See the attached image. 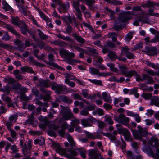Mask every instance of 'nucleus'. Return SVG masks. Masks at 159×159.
<instances>
[{
    "label": "nucleus",
    "instance_id": "nucleus-43",
    "mask_svg": "<svg viewBox=\"0 0 159 159\" xmlns=\"http://www.w3.org/2000/svg\"><path fill=\"white\" fill-rule=\"evenodd\" d=\"M107 65L110 68V70H111L115 72H117V69L114 67V65L113 64L111 63H108L107 64Z\"/></svg>",
    "mask_w": 159,
    "mask_h": 159
},
{
    "label": "nucleus",
    "instance_id": "nucleus-28",
    "mask_svg": "<svg viewBox=\"0 0 159 159\" xmlns=\"http://www.w3.org/2000/svg\"><path fill=\"white\" fill-rule=\"evenodd\" d=\"M28 120L29 121L30 123L32 124L34 123L35 124H37V122L35 120L34 117V114L32 113L31 115L28 117Z\"/></svg>",
    "mask_w": 159,
    "mask_h": 159
},
{
    "label": "nucleus",
    "instance_id": "nucleus-6",
    "mask_svg": "<svg viewBox=\"0 0 159 159\" xmlns=\"http://www.w3.org/2000/svg\"><path fill=\"white\" fill-rule=\"evenodd\" d=\"M119 67L120 71L121 72L122 75L126 77H131L132 76V75L135 73L134 72H132V70L127 71L128 68L124 65L119 66Z\"/></svg>",
    "mask_w": 159,
    "mask_h": 159
},
{
    "label": "nucleus",
    "instance_id": "nucleus-39",
    "mask_svg": "<svg viewBox=\"0 0 159 159\" xmlns=\"http://www.w3.org/2000/svg\"><path fill=\"white\" fill-rule=\"evenodd\" d=\"M123 101V99L121 97H119L118 98H115L114 99V105L116 107H118V103L120 102H122Z\"/></svg>",
    "mask_w": 159,
    "mask_h": 159
},
{
    "label": "nucleus",
    "instance_id": "nucleus-42",
    "mask_svg": "<svg viewBox=\"0 0 159 159\" xmlns=\"http://www.w3.org/2000/svg\"><path fill=\"white\" fill-rule=\"evenodd\" d=\"M57 37L60 38H61L66 41H68L70 42H72V39L68 37H65L61 34L58 35Z\"/></svg>",
    "mask_w": 159,
    "mask_h": 159
},
{
    "label": "nucleus",
    "instance_id": "nucleus-23",
    "mask_svg": "<svg viewBox=\"0 0 159 159\" xmlns=\"http://www.w3.org/2000/svg\"><path fill=\"white\" fill-rule=\"evenodd\" d=\"M92 52L95 54V58L98 60V62L100 63L103 61V59L101 57L97 55L98 52L97 51L93 49L92 50Z\"/></svg>",
    "mask_w": 159,
    "mask_h": 159
},
{
    "label": "nucleus",
    "instance_id": "nucleus-26",
    "mask_svg": "<svg viewBox=\"0 0 159 159\" xmlns=\"http://www.w3.org/2000/svg\"><path fill=\"white\" fill-rule=\"evenodd\" d=\"M108 37L109 38H112V40L113 41L115 42L117 40V35L115 33L112 32L109 33Z\"/></svg>",
    "mask_w": 159,
    "mask_h": 159
},
{
    "label": "nucleus",
    "instance_id": "nucleus-40",
    "mask_svg": "<svg viewBox=\"0 0 159 159\" xmlns=\"http://www.w3.org/2000/svg\"><path fill=\"white\" fill-rule=\"evenodd\" d=\"M67 137L68 141L70 143L71 145L73 146L75 144V143L74 142L72 138L69 134H67Z\"/></svg>",
    "mask_w": 159,
    "mask_h": 159
},
{
    "label": "nucleus",
    "instance_id": "nucleus-22",
    "mask_svg": "<svg viewBox=\"0 0 159 159\" xmlns=\"http://www.w3.org/2000/svg\"><path fill=\"white\" fill-rule=\"evenodd\" d=\"M65 80H70L75 81L77 78L74 75L68 73L65 74Z\"/></svg>",
    "mask_w": 159,
    "mask_h": 159
},
{
    "label": "nucleus",
    "instance_id": "nucleus-52",
    "mask_svg": "<svg viewBox=\"0 0 159 159\" xmlns=\"http://www.w3.org/2000/svg\"><path fill=\"white\" fill-rule=\"evenodd\" d=\"M75 14L77 16V18L80 20L82 21V14L80 10L76 11Z\"/></svg>",
    "mask_w": 159,
    "mask_h": 159
},
{
    "label": "nucleus",
    "instance_id": "nucleus-61",
    "mask_svg": "<svg viewBox=\"0 0 159 159\" xmlns=\"http://www.w3.org/2000/svg\"><path fill=\"white\" fill-rule=\"evenodd\" d=\"M80 113L81 115L84 116H87L89 114L88 111L85 110H81L80 111Z\"/></svg>",
    "mask_w": 159,
    "mask_h": 159
},
{
    "label": "nucleus",
    "instance_id": "nucleus-46",
    "mask_svg": "<svg viewBox=\"0 0 159 159\" xmlns=\"http://www.w3.org/2000/svg\"><path fill=\"white\" fill-rule=\"evenodd\" d=\"M132 72H134L135 73L133 74V75H132V76H135L136 78V80L137 81H142V78L141 77L140 75L138 74L135 71L132 70Z\"/></svg>",
    "mask_w": 159,
    "mask_h": 159
},
{
    "label": "nucleus",
    "instance_id": "nucleus-11",
    "mask_svg": "<svg viewBox=\"0 0 159 159\" xmlns=\"http://www.w3.org/2000/svg\"><path fill=\"white\" fill-rule=\"evenodd\" d=\"M68 127V125L67 122H65L61 125V129L58 131L59 135L62 137H64L65 135V130Z\"/></svg>",
    "mask_w": 159,
    "mask_h": 159
},
{
    "label": "nucleus",
    "instance_id": "nucleus-33",
    "mask_svg": "<svg viewBox=\"0 0 159 159\" xmlns=\"http://www.w3.org/2000/svg\"><path fill=\"white\" fill-rule=\"evenodd\" d=\"M39 12L40 17L42 19L45 20L47 22H50V20L42 12L39 11Z\"/></svg>",
    "mask_w": 159,
    "mask_h": 159
},
{
    "label": "nucleus",
    "instance_id": "nucleus-53",
    "mask_svg": "<svg viewBox=\"0 0 159 159\" xmlns=\"http://www.w3.org/2000/svg\"><path fill=\"white\" fill-rule=\"evenodd\" d=\"M62 100L65 102L70 104L72 103V100L71 99H69L66 97H63L62 98Z\"/></svg>",
    "mask_w": 159,
    "mask_h": 159
},
{
    "label": "nucleus",
    "instance_id": "nucleus-14",
    "mask_svg": "<svg viewBox=\"0 0 159 159\" xmlns=\"http://www.w3.org/2000/svg\"><path fill=\"white\" fill-rule=\"evenodd\" d=\"M15 43L18 45L19 50L20 51H23L26 48V46L25 45L24 43H22L20 40H17L15 42Z\"/></svg>",
    "mask_w": 159,
    "mask_h": 159
},
{
    "label": "nucleus",
    "instance_id": "nucleus-10",
    "mask_svg": "<svg viewBox=\"0 0 159 159\" xmlns=\"http://www.w3.org/2000/svg\"><path fill=\"white\" fill-rule=\"evenodd\" d=\"M102 96L104 100L109 103H111L112 102V100L111 98L110 94L106 92L102 93Z\"/></svg>",
    "mask_w": 159,
    "mask_h": 159
},
{
    "label": "nucleus",
    "instance_id": "nucleus-35",
    "mask_svg": "<svg viewBox=\"0 0 159 159\" xmlns=\"http://www.w3.org/2000/svg\"><path fill=\"white\" fill-rule=\"evenodd\" d=\"M73 35L74 38L78 41L82 43H83L84 42V39L80 37L78 35H77V34H73Z\"/></svg>",
    "mask_w": 159,
    "mask_h": 159
},
{
    "label": "nucleus",
    "instance_id": "nucleus-5",
    "mask_svg": "<svg viewBox=\"0 0 159 159\" xmlns=\"http://www.w3.org/2000/svg\"><path fill=\"white\" fill-rule=\"evenodd\" d=\"M89 71L91 74L96 75L99 77H106L111 75L110 73L109 72L100 73L98 70L93 67H91L89 68Z\"/></svg>",
    "mask_w": 159,
    "mask_h": 159
},
{
    "label": "nucleus",
    "instance_id": "nucleus-49",
    "mask_svg": "<svg viewBox=\"0 0 159 159\" xmlns=\"http://www.w3.org/2000/svg\"><path fill=\"white\" fill-rule=\"evenodd\" d=\"M17 116L16 115H12L9 117V120L11 122H15L17 120Z\"/></svg>",
    "mask_w": 159,
    "mask_h": 159
},
{
    "label": "nucleus",
    "instance_id": "nucleus-41",
    "mask_svg": "<svg viewBox=\"0 0 159 159\" xmlns=\"http://www.w3.org/2000/svg\"><path fill=\"white\" fill-rule=\"evenodd\" d=\"M29 61L30 64H34L38 66L39 63L35 61L32 57H30L29 58Z\"/></svg>",
    "mask_w": 159,
    "mask_h": 159
},
{
    "label": "nucleus",
    "instance_id": "nucleus-56",
    "mask_svg": "<svg viewBox=\"0 0 159 159\" xmlns=\"http://www.w3.org/2000/svg\"><path fill=\"white\" fill-rule=\"evenodd\" d=\"M78 150L80 151V154L82 157L84 158H85L86 157V151L84 150H80L79 149H78Z\"/></svg>",
    "mask_w": 159,
    "mask_h": 159
},
{
    "label": "nucleus",
    "instance_id": "nucleus-7",
    "mask_svg": "<svg viewBox=\"0 0 159 159\" xmlns=\"http://www.w3.org/2000/svg\"><path fill=\"white\" fill-rule=\"evenodd\" d=\"M97 150L90 149L89 150V159H98L100 156L97 152Z\"/></svg>",
    "mask_w": 159,
    "mask_h": 159
},
{
    "label": "nucleus",
    "instance_id": "nucleus-8",
    "mask_svg": "<svg viewBox=\"0 0 159 159\" xmlns=\"http://www.w3.org/2000/svg\"><path fill=\"white\" fill-rule=\"evenodd\" d=\"M61 5V7L59 9L60 13H66L70 7L69 4L68 2H67L66 4H62Z\"/></svg>",
    "mask_w": 159,
    "mask_h": 159
},
{
    "label": "nucleus",
    "instance_id": "nucleus-62",
    "mask_svg": "<svg viewBox=\"0 0 159 159\" xmlns=\"http://www.w3.org/2000/svg\"><path fill=\"white\" fill-rule=\"evenodd\" d=\"M95 107L96 106L95 105L90 104L89 105L88 107L86 108V109L88 111H90L94 110L95 108Z\"/></svg>",
    "mask_w": 159,
    "mask_h": 159
},
{
    "label": "nucleus",
    "instance_id": "nucleus-54",
    "mask_svg": "<svg viewBox=\"0 0 159 159\" xmlns=\"http://www.w3.org/2000/svg\"><path fill=\"white\" fill-rule=\"evenodd\" d=\"M132 35L133 34L132 33L128 34L125 38V41L127 42L129 41L132 38Z\"/></svg>",
    "mask_w": 159,
    "mask_h": 159
},
{
    "label": "nucleus",
    "instance_id": "nucleus-2",
    "mask_svg": "<svg viewBox=\"0 0 159 159\" xmlns=\"http://www.w3.org/2000/svg\"><path fill=\"white\" fill-rule=\"evenodd\" d=\"M118 133L119 134H122L124 136L125 139L127 141H132L133 138L131 135V134L129 131L127 129L120 127L117 129Z\"/></svg>",
    "mask_w": 159,
    "mask_h": 159
},
{
    "label": "nucleus",
    "instance_id": "nucleus-31",
    "mask_svg": "<svg viewBox=\"0 0 159 159\" xmlns=\"http://www.w3.org/2000/svg\"><path fill=\"white\" fill-rule=\"evenodd\" d=\"M2 8L6 11H9L11 9V7L6 2H2Z\"/></svg>",
    "mask_w": 159,
    "mask_h": 159
},
{
    "label": "nucleus",
    "instance_id": "nucleus-34",
    "mask_svg": "<svg viewBox=\"0 0 159 159\" xmlns=\"http://www.w3.org/2000/svg\"><path fill=\"white\" fill-rule=\"evenodd\" d=\"M4 82L9 84H12L15 82V80L13 78L8 77L5 79Z\"/></svg>",
    "mask_w": 159,
    "mask_h": 159
},
{
    "label": "nucleus",
    "instance_id": "nucleus-55",
    "mask_svg": "<svg viewBox=\"0 0 159 159\" xmlns=\"http://www.w3.org/2000/svg\"><path fill=\"white\" fill-rule=\"evenodd\" d=\"M0 47H2L3 48H4L6 49H8V48H12V47L10 46L9 45L7 44H5L4 43H2L0 41Z\"/></svg>",
    "mask_w": 159,
    "mask_h": 159
},
{
    "label": "nucleus",
    "instance_id": "nucleus-20",
    "mask_svg": "<svg viewBox=\"0 0 159 159\" xmlns=\"http://www.w3.org/2000/svg\"><path fill=\"white\" fill-rule=\"evenodd\" d=\"M21 70L23 72H28L31 73L34 72L32 68L28 66H23L21 68Z\"/></svg>",
    "mask_w": 159,
    "mask_h": 159
},
{
    "label": "nucleus",
    "instance_id": "nucleus-58",
    "mask_svg": "<svg viewBox=\"0 0 159 159\" xmlns=\"http://www.w3.org/2000/svg\"><path fill=\"white\" fill-rule=\"evenodd\" d=\"M143 19L142 17H137L136 18L135 21L134 22L133 24L134 25L137 26L139 25V22L141 21Z\"/></svg>",
    "mask_w": 159,
    "mask_h": 159
},
{
    "label": "nucleus",
    "instance_id": "nucleus-1",
    "mask_svg": "<svg viewBox=\"0 0 159 159\" xmlns=\"http://www.w3.org/2000/svg\"><path fill=\"white\" fill-rule=\"evenodd\" d=\"M138 130L133 131L134 138L136 139L142 140L143 137H146L148 135L147 130L143 128L140 126L137 127Z\"/></svg>",
    "mask_w": 159,
    "mask_h": 159
},
{
    "label": "nucleus",
    "instance_id": "nucleus-60",
    "mask_svg": "<svg viewBox=\"0 0 159 159\" xmlns=\"http://www.w3.org/2000/svg\"><path fill=\"white\" fill-rule=\"evenodd\" d=\"M21 32L23 34L26 35L27 34L28 29L25 24H24V27L21 28Z\"/></svg>",
    "mask_w": 159,
    "mask_h": 159
},
{
    "label": "nucleus",
    "instance_id": "nucleus-45",
    "mask_svg": "<svg viewBox=\"0 0 159 159\" xmlns=\"http://www.w3.org/2000/svg\"><path fill=\"white\" fill-rule=\"evenodd\" d=\"M39 52V51L37 49H35L34 51V55L38 59H42L44 56V54H42L41 56H38L37 54Z\"/></svg>",
    "mask_w": 159,
    "mask_h": 159
},
{
    "label": "nucleus",
    "instance_id": "nucleus-57",
    "mask_svg": "<svg viewBox=\"0 0 159 159\" xmlns=\"http://www.w3.org/2000/svg\"><path fill=\"white\" fill-rule=\"evenodd\" d=\"M146 124L148 126L152 124L155 122V121L153 120H150L149 119H147L145 120Z\"/></svg>",
    "mask_w": 159,
    "mask_h": 159
},
{
    "label": "nucleus",
    "instance_id": "nucleus-25",
    "mask_svg": "<svg viewBox=\"0 0 159 159\" xmlns=\"http://www.w3.org/2000/svg\"><path fill=\"white\" fill-rule=\"evenodd\" d=\"M121 55H126L129 52V49L127 46L122 47H121Z\"/></svg>",
    "mask_w": 159,
    "mask_h": 159
},
{
    "label": "nucleus",
    "instance_id": "nucleus-24",
    "mask_svg": "<svg viewBox=\"0 0 159 159\" xmlns=\"http://www.w3.org/2000/svg\"><path fill=\"white\" fill-rule=\"evenodd\" d=\"M88 80L93 84L96 85L101 86L103 85V84L102 83V82L100 80L96 79L91 80L90 79H89Z\"/></svg>",
    "mask_w": 159,
    "mask_h": 159
},
{
    "label": "nucleus",
    "instance_id": "nucleus-63",
    "mask_svg": "<svg viewBox=\"0 0 159 159\" xmlns=\"http://www.w3.org/2000/svg\"><path fill=\"white\" fill-rule=\"evenodd\" d=\"M154 111L152 109H148L147 111V112L146 113V115L148 116H151L153 114Z\"/></svg>",
    "mask_w": 159,
    "mask_h": 159
},
{
    "label": "nucleus",
    "instance_id": "nucleus-12",
    "mask_svg": "<svg viewBox=\"0 0 159 159\" xmlns=\"http://www.w3.org/2000/svg\"><path fill=\"white\" fill-rule=\"evenodd\" d=\"M15 1L16 3H17V5L20 12L25 16H26L27 15V13L28 12V11L25 8V7L24 6L21 5H20L19 2H20V0H15Z\"/></svg>",
    "mask_w": 159,
    "mask_h": 159
},
{
    "label": "nucleus",
    "instance_id": "nucleus-18",
    "mask_svg": "<svg viewBox=\"0 0 159 159\" xmlns=\"http://www.w3.org/2000/svg\"><path fill=\"white\" fill-rule=\"evenodd\" d=\"M68 64H71L74 66L75 65L76 63H79L81 62V61L78 59H70L68 61H65Z\"/></svg>",
    "mask_w": 159,
    "mask_h": 159
},
{
    "label": "nucleus",
    "instance_id": "nucleus-9",
    "mask_svg": "<svg viewBox=\"0 0 159 159\" xmlns=\"http://www.w3.org/2000/svg\"><path fill=\"white\" fill-rule=\"evenodd\" d=\"M53 145L56 148V151L59 154L61 155H66V150L61 147L58 143H55L53 144Z\"/></svg>",
    "mask_w": 159,
    "mask_h": 159
},
{
    "label": "nucleus",
    "instance_id": "nucleus-47",
    "mask_svg": "<svg viewBox=\"0 0 159 159\" xmlns=\"http://www.w3.org/2000/svg\"><path fill=\"white\" fill-rule=\"evenodd\" d=\"M39 120L41 122H43L45 124H46L48 122L47 117H44L42 116H40L39 117Z\"/></svg>",
    "mask_w": 159,
    "mask_h": 159
},
{
    "label": "nucleus",
    "instance_id": "nucleus-29",
    "mask_svg": "<svg viewBox=\"0 0 159 159\" xmlns=\"http://www.w3.org/2000/svg\"><path fill=\"white\" fill-rule=\"evenodd\" d=\"M108 55L111 60H114L117 58L115 53L113 51L110 52Z\"/></svg>",
    "mask_w": 159,
    "mask_h": 159
},
{
    "label": "nucleus",
    "instance_id": "nucleus-13",
    "mask_svg": "<svg viewBox=\"0 0 159 159\" xmlns=\"http://www.w3.org/2000/svg\"><path fill=\"white\" fill-rule=\"evenodd\" d=\"M154 143V147L157 148L159 146L158 139L155 137L152 138L148 142L149 144L151 146H153V143Z\"/></svg>",
    "mask_w": 159,
    "mask_h": 159
},
{
    "label": "nucleus",
    "instance_id": "nucleus-48",
    "mask_svg": "<svg viewBox=\"0 0 159 159\" xmlns=\"http://www.w3.org/2000/svg\"><path fill=\"white\" fill-rule=\"evenodd\" d=\"M148 11L149 13L147 14V15L157 17L159 16V14L158 13H154L153 9H149L148 10Z\"/></svg>",
    "mask_w": 159,
    "mask_h": 159
},
{
    "label": "nucleus",
    "instance_id": "nucleus-19",
    "mask_svg": "<svg viewBox=\"0 0 159 159\" xmlns=\"http://www.w3.org/2000/svg\"><path fill=\"white\" fill-rule=\"evenodd\" d=\"M5 27L15 35H19L18 33L13 29L11 26L9 25L6 24L5 25Z\"/></svg>",
    "mask_w": 159,
    "mask_h": 159
},
{
    "label": "nucleus",
    "instance_id": "nucleus-64",
    "mask_svg": "<svg viewBox=\"0 0 159 159\" xmlns=\"http://www.w3.org/2000/svg\"><path fill=\"white\" fill-rule=\"evenodd\" d=\"M81 94L84 97L87 98L88 96V91L87 90L85 89H83L82 90Z\"/></svg>",
    "mask_w": 159,
    "mask_h": 159
},
{
    "label": "nucleus",
    "instance_id": "nucleus-50",
    "mask_svg": "<svg viewBox=\"0 0 159 159\" xmlns=\"http://www.w3.org/2000/svg\"><path fill=\"white\" fill-rule=\"evenodd\" d=\"M80 123V121L79 119H75L73 120L71 123L72 126L75 127L77 126V125Z\"/></svg>",
    "mask_w": 159,
    "mask_h": 159
},
{
    "label": "nucleus",
    "instance_id": "nucleus-38",
    "mask_svg": "<svg viewBox=\"0 0 159 159\" xmlns=\"http://www.w3.org/2000/svg\"><path fill=\"white\" fill-rule=\"evenodd\" d=\"M41 91L44 93L46 95V99L49 100L50 99V94H51L50 91H47L45 89L41 88L40 89Z\"/></svg>",
    "mask_w": 159,
    "mask_h": 159
},
{
    "label": "nucleus",
    "instance_id": "nucleus-44",
    "mask_svg": "<svg viewBox=\"0 0 159 159\" xmlns=\"http://www.w3.org/2000/svg\"><path fill=\"white\" fill-rule=\"evenodd\" d=\"M72 6L76 11L80 10L79 8L80 3L78 2L74 1L72 3Z\"/></svg>",
    "mask_w": 159,
    "mask_h": 159
},
{
    "label": "nucleus",
    "instance_id": "nucleus-21",
    "mask_svg": "<svg viewBox=\"0 0 159 159\" xmlns=\"http://www.w3.org/2000/svg\"><path fill=\"white\" fill-rule=\"evenodd\" d=\"M12 23L15 25L19 26L20 23L19 19L17 17H13L11 20Z\"/></svg>",
    "mask_w": 159,
    "mask_h": 159
},
{
    "label": "nucleus",
    "instance_id": "nucleus-32",
    "mask_svg": "<svg viewBox=\"0 0 159 159\" xmlns=\"http://www.w3.org/2000/svg\"><path fill=\"white\" fill-rule=\"evenodd\" d=\"M146 49L148 50L149 52L151 53V55H153L156 54V49L154 47H151L149 48H146Z\"/></svg>",
    "mask_w": 159,
    "mask_h": 159
},
{
    "label": "nucleus",
    "instance_id": "nucleus-27",
    "mask_svg": "<svg viewBox=\"0 0 159 159\" xmlns=\"http://www.w3.org/2000/svg\"><path fill=\"white\" fill-rule=\"evenodd\" d=\"M137 89L136 88H134L131 89L130 90V94H134L136 98L139 97V94L137 93Z\"/></svg>",
    "mask_w": 159,
    "mask_h": 159
},
{
    "label": "nucleus",
    "instance_id": "nucleus-15",
    "mask_svg": "<svg viewBox=\"0 0 159 159\" xmlns=\"http://www.w3.org/2000/svg\"><path fill=\"white\" fill-rule=\"evenodd\" d=\"M150 104L157 107L159 106V98L157 96L153 97L151 100Z\"/></svg>",
    "mask_w": 159,
    "mask_h": 159
},
{
    "label": "nucleus",
    "instance_id": "nucleus-17",
    "mask_svg": "<svg viewBox=\"0 0 159 159\" xmlns=\"http://www.w3.org/2000/svg\"><path fill=\"white\" fill-rule=\"evenodd\" d=\"M91 120L90 118L87 119H83L81 121V123L82 125L84 127H87L91 126V124L89 122Z\"/></svg>",
    "mask_w": 159,
    "mask_h": 159
},
{
    "label": "nucleus",
    "instance_id": "nucleus-30",
    "mask_svg": "<svg viewBox=\"0 0 159 159\" xmlns=\"http://www.w3.org/2000/svg\"><path fill=\"white\" fill-rule=\"evenodd\" d=\"M69 52L64 49H61L59 52V53L62 57H68Z\"/></svg>",
    "mask_w": 159,
    "mask_h": 159
},
{
    "label": "nucleus",
    "instance_id": "nucleus-37",
    "mask_svg": "<svg viewBox=\"0 0 159 159\" xmlns=\"http://www.w3.org/2000/svg\"><path fill=\"white\" fill-rule=\"evenodd\" d=\"M141 96L143 98L146 100H149L152 96V94L151 93H143Z\"/></svg>",
    "mask_w": 159,
    "mask_h": 159
},
{
    "label": "nucleus",
    "instance_id": "nucleus-3",
    "mask_svg": "<svg viewBox=\"0 0 159 159\" xmlns=\"http://www.w3.org/2000/svg\"><path fill=\"white\" fill-rule=\"evenodd\" d=\"M62 107L61 112L64 114L62 118V120H68L72 118L73 116V115L69 108L61 106Z\"/></svg>",
    "mask_w": 159,
    "mask_h": 159
},
{
    "label": "nucleus",
    "instance_id": "nucleus-4",
    "mask_svg": "<svg viewBox=\"0 0 159 159\" xmlns=\"http://www.w3.org/2000/svg\"><path fill=\"white\" fill-rule=\"evenodd\" d=\"M133 14L132 12L127 11L121 15L117 21L118 23L124 22L130 19L131 15Z\"/></svg>",
    "mask_w": 159,
    "mask_h": 159
},
{
    "label": "nucleus",
    "instance_id": "nucleus-16",
    "mask_svg": "<svg viewBox=\"0 0 159 159\" xmlns=\"http://www.w3.org/2000/svg\"><path fill=\"white\" fill-rule=\"evenodd\" d=\"M37 85L40 87H49L47 82L42 79L38 80V83Z\"/></svg>",
    "mask_w": 159,
    "mask_h": 159
},
{
    "label": "nucleus",
    "instance_id": "nucleus-36",
    "mask_svg": "<svg viewBox=\"0 0 159 159\" xmlns=\"http://www.w3.org/2000/svg\"><path fill=\"white\" fill-rule=\"evenodd\" d=\"M38 35L41 39H45L48 38V37L44 34L40 30H38Z\"/></svg>",
    "mask_w": 159,
    "mask_h": 159
},
{
    "label": "nucleus",
    "instance_id": "nucleus-59",
    "mask_svg": "<svg viewBox=\"0 0 159 159\" xmlns=\"http://www.w3.org/2000/svg\"><path fill=\"white\" fill-rule=\"evenodd\" d=\"M105 121L110 125H112L113 123V121L110 117H106Z\"/></svg>",
    "mask_w": 159,
    "mask_h": 159
},
{
    "label": "nucleus",
    "instance_id": "nucleus-51",
    "mask_svg": "<svg viewBox=\"0 0 159 159\" xmlns=\"http://www.w3.org/2000/svg\"><path fill=\"white\" fill-rule=\"evenodd\" d=\"M65 82L66 84L72 87H74L75 85V82L70 81L69 80H65Z\"/></svg>",
    "mask_w": 159,
    "mask_h": 159
}]
</instances>
